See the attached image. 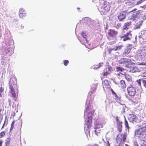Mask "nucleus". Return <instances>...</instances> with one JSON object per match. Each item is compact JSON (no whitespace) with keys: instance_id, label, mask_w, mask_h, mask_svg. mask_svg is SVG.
<instances>
[{"instance_id":"1","label":"nucleus","mask_w":146,"mask_h":146,"mask_svg":"<svg viewBox=\"0 0 146 146\" xmlns=\"http://www.w3.org/2000/svg\"><path fill=\"white\" fill-rule=\"evenodd\" d=\"M92 112L91 110H89L88 108H86L84 111V117L85 122L87 120V123L84 127V129L86 134L89 133V131L88 129L91 127L92 118Z\"/></svg>"},{"instance_id":"2","label":"nucleus","mask_w":146,"mask_h":146,"mask_svg":"<svg viewBox=\"0 0 146 146\" xmlns=\"http://www.w3.org/2000/svg\"><path fill=\"white\" fill-rule=\"evenodd\" d=\"M146 127V120L142 122L141 127L135 130V135L137 134L139 137L141 139L146 140V129H144Z\"/></svg>"},{"instance_id":"3","label":"nucleus","mask_w":146,"mask_h":146,"mask_svg":"<svg viewBox=\"0 0 146 146\" xmlns=\"http://www.w3.org/2000/svg\"><path fill=\"white\" fill-rule=\"evenodd\" d=\"M110 4L109 3L105 2L104 5L101 8V14H105L109 10L110 8Z\"/></svg>"},{"instance_id":"4","label":"nucleus","mask_w":146,"mask_h":146,"mask_svg":"<svg viewBox=\"0 0 146 146\" xmlns=\"http://www.w3.org/2000/svg\"><path fill=\"white\" fill-rule=\"evenodd\" d=\"M126 134L124 133L123 135L121 134H119L117 136L116 139L117 143L119 144V146L122 145L123 141L124 142L126 139Z\"/></svg>"},{"instance_id":"5","label":"nucleus","mask_w":146,"mask_h":146,"mask_svg":"<svg viewBox=\"0 0 146 146\" xmlns=\"http://www.w3.org/2000/svg\"><path fill=\"white\" fill-rule=\"evenodd\" d=\"M131 33V31H129L124 34L123 36H121V40L124 41L130 40L132 37V34Z\"/></svg>"},{"instance_id":"6","label":"nucleus","mask_w":146,"mask_h":146,"mask_svg":"<svg viewBox=\"0 0 146 146\" xmlns=\"http://www.w3.org/2000/svg\"><path fill=\"white\" fill-rule=\"evenodd\" d=\"M128 94L130 96H133L135 94V88L133 86L128 87L127 89Z\"/></svg>"},{"instance_id":"7","label":"nucleus","mask_w":146,"mask_h":146,"mask_svg":"<svg viewBox=\"0 0 146 146\" xmlns=\"http://www.w3.org/2000/svg\"><path fill=\"white\" fill-rule=\"evenodd\" d=\"M10 88L11 90V97H13L14 98V100L16 101L18 96L17 92L15 91L13 86L11 85H10Z\"/></svg>"},{"instance_id":"8","label":"nucleus","mask_w":146,"mask_h":146,"mask_svg":"<svg viewBox=\"0 0 146 146\" xmlns=\"http://www.w3.org/2000/svg\"><path fill=\"white\" fill-rule=\"evenodd\" d=\"M142 12V11H137L133 13L131 16H129L128 18L130 19L133 20V21H135L137 16L139 13Z\"/></svg>"},{"instance_id":"9","label":"nucleus","mask_w":146,"mask_h":146,"mask_svg":"<svg viewBox=\"0 0 146 146\" xmlns=\"http://www.w3.org/2000/svg\"><path fill=\"white\" fill-rule=\"evenodd\" d=\"M128 120L131 122H136L137 120V117L133 114H130L128 116Z\"/></svg>"},{"instance_id":"10","label":"nucleus","mask_w":146,"mask_h":146,"mask_svg":"<svg viewBox=\"0 0 146 146\" xmlns=\"http://www.w3.org/2000/svg\"><path fill=\"white\" fill-rule=\"evenodd\" d=\"M129 71L131 72H136L139 71V69L135 66L131 65L129 68Z\"/></svg>"},{"instance_id":"11","label":"nucleus","mask_w":146,"mask_h":146,"mask_svg":"<svg viewBox=\"0 0 146 146\" xmlns=\"http://www.w3.org/2000/svg\"><path fill=\"white\" fill-rule=\"evenodd\" d=\"M126 17L125 12H123L120 13L118 15L117 18L119 21H122Z\"/></svg>"},{"instance_id":"12","label":"nucleus","mask_w":146,"mask_h":146,"mask_svg":"<svg viewBox=\"0 0 146 146\" xmlns=\"http://www.w3.org/2000/svg\"><path fill=\"white\" fill-rule=\"evenodd\" d=\"M146 18V17L144 16H143V17L142 18V20H141L140 21H139L138 22L137 24L135 26V29H139L140 28V27L143 21V20H145Z\"/></svg>"},{"instance_id":"13","label":"nucleus","mask_w":146,"mask_h":146,"mask_svg":"<svg viewBox=\"0 0 146 146\" xmlns=\"http://www.w3.org/2000/svg\"><path fill=\"white\" fill-rule=\"evenodd\" d=\"M131 21L127 22L125 23L123 27V31H124L125 30H127L129 28V27L131 25Z\"/></svg>"},{"instance_id":"14","label":"nucleus","mask_w":146,"mask_h":146,"mask_svg":"<svg viewBox=\"0 0 146 146\" xmlns=\"http://www.w3.org/2000/svg\"><path fill=\"white\" fill-rule=\"evenodd\" d=\"M108 33L109 35L112 37L115 36L117 33V32L114 30L110 29Z\"/></svg>"},{"instance_id":"15","label":"nucleus","mask_w":146,"mask_h":146,"mask_svg":"<svg viewBox=\"0 0 146 146\" xmlns=\"http://www.w3.org/2000/svg\"><path fill=\"white\" fill-rule=\"evenodd\" d=\"M125 3L129 7H131L134 5V1L133 0H129L127 1V2H125Z\"/></svg>"},{"instance_id":"16","label":"nucleus","mask_w":146,"mask_h":146,"mask_svg":"<svg viewBox=\"0 0 146 146\" xmlns=\"http://www.w3.org/2000/svg\"><path fill=\"white\" fill-rule=\"evenodd\" d=\"M103 127V126L99 123H98L96 124L95 125V130H94V131L96 134L97 135V133H98V131L97 130V129H99L100 127Z\"/></svg>"},{"instance_id":"17","label":"nucleus","mask_w":146,"mask_h":146,"mask_svg":"<svg viewBox=\"0 0 146 146\" xmlns=\"http://www.w3.org/2000/svg\"><path fill=\"white\" fill-rule=\"evenodd\" d=\"M131 49V45L129 44L127 46L126 49L125 51V54L126 55L129 54L130 52Z\"/></svg>"},{"instance_id":"18","label":"nucleus","mask_w":146,"mask_h":146,"mask_svg":"<svg viewBox=\"0 0 146 146\" xmlns=\"http://www.w3.org/2000/svg\"><path fill=\"white\" fill-rule=\"evenodd\" d=\"M120 84L121 85V87L122 88H125L126 87V85L125 84V82L123 80H121L120 81Z\"/></svg>"},{"instance_id":"19","label":"nucleus","mask_w":146,"mask_h":146,"mask_svg":"<svg viewBox=\"0 0 146 146\" xmlns=\"http://www.w3.org/2000/svg\"><path fill=\"white\" fill-rule=\"evenodd\" d=\"M123 47L122 45H120L118 46H116L113 48H111V50H118L120 49Z\"/></svg>"},{"instance_id":"20","label":"nucleus","mask_w":146,"mask_h":146,"mask_svg":"<svg viewBox=\"0 0 146 146\" xmlns=\"http://www.w3.org/2000/svg\"><path fill=\"white\" fill-rule=\"evenodd\" d=\"M126 58H122L119 60V62L121 64L126 63Z\"/></svg>"},{"instance_id":"21","label":"nucleus","mask_w":146,"mask_h":146,"mask_svg":"<svg viewBox=\"0 0 146 146\" xmlns=\"http://www.w3.org/2000/svg\"><path fill=\"white\" fill-rule=\"evenodd\" d=\"M125 78L127 81L130 82H132L131 77L128 74H126L125 75Z\"/></svg>"},{"instance_id":"22","label":"nucleus","mask_w":146,"mask_h":146,"mask_svg":"<svg viewBox=\"0 0 146 146\" xmlns=\"http://www.w3.org/2000/svg\"><path fill=\"white\" fill-rule=\"evenodd\" d=\"M126 63L130 64H132L133 62V61H134V60L131 59V58H126Z\"/></svg>"},{"instance_id":"23","label":"nucleus","mask_w":146,"mask_h":146,"mask_svg":"<svg viewBox=\"0 0 146 146\" xmlns=\"http://www.w3.org/2000/svg\"><path fill=\"white\" fill-rule=\"evenodd\" d=\"M141 146H146V141L141 139L140 143Z\"/></svg>"},{"instance_id":"24","label":"nucleus","mask_w":146,"mask_h":146,"mask_svg":"<svg viewBox=\"0 0 146 146\" xmlns=\"http://www.w3.org/2000/svg\"><path fill=\"white\" fill-rule=\"evenodd\" d=\"M117 128L118 130V131L119 132H121V131L122 129V125L121 123H119L118 124Z\"/></svg>"},{"instance_id":"25","label":"nucleus","mask_w":146,"mask_h":146,"mask_svg":"<svg viewBox=\"0 0 146 146\" xmlns=\"http://www.w3.org/2000/svg\"><path fill=\"white\" fill-rule=\"evenodd\" d=\"M141 54H142L144 56H146V48L145 49H142Z\"/></svg>"},{"instance_id":"26","label":"nucleus","mask_w":146,"mask_h":146,"mask_svg":"<svg viewBox=\"0 0 146 146\" xmlns=\"http://www.w3.org/2000/svg\"><path fill=\"white\" fill-rule=\"evenodd\" d=\"M124 70V69L122 68L119 67H116V70L117 71H120L122 72Z\"/></svg>"},{"instance_id":"27","label":"nucleus","mask_w":146,"mask_h":146,"mask_svg":"<svg viewBox=\"0 0 146 146\" xmlns=\"http://www.w3.org/2000/svg\"><path fill=\"white\" fill-rule=\"evenodd\" d=\"M81 35H82V37L84 38V39H85V40L87 42V39L86 38V35L85 33L84 32H82L81 33Z\"/></svg>"},{"instance_id":"28","label":"nucleus","mask_w":146,"mask_h":146,"mask_svg":"<svg viewBox=\"0 0 146 146\" xmlns=\"http://www.w3.org/2000/svg\"><path fill=\"white\" fill-rule=\"evenodd\" d=\"M138 65H142L143 66L142 68H146V64L144 62H141L139 63L138 64Z\"/></svg>"},{"instance_id":"29","label":"nucleus","mask_w":146,"mask_h":146,"mask_svg":"<svg viewBox=\"0 0 146 146\" xmlns=\"http://www.w3.org/2000/svg\"><path fill=\"white\" fill-rule=\"evenodd\" d=\"M26 16V13H20L19 14V16L20 17H23Z\"/></svg>"},{"instance_id":"30","label":"nucleus","mask_w":146,"mask_h":146,"mask_svg":"<svg viewBox=\"0 0 146 146\" xmlns=\"http://www.w3.org/2000/svg\"><path fill=\"white\" fill-rule=\"evenodd\" d=\"M145 1V0H139V1H138L136 2V5H138L139 4H140L144 2Z\"/></svg>"},{"instance_id":"31","label":"nucleus","mask_w":146,"mask_h":146,"mask_svg":"<svg viewBox=\"0 0 146 146\" xmlns=\"http://www.w3.org/2000/svg\"><path fill=\"white\" fill-rule=\"evenodd\" d=\"M9 145V139L8 138L7 140L5 141L4 146H8Z\"/></svg>"},{"instance_id":"32","label":"nucleus","mask_w":146,"mask_h":146,"mask_svg":"<svg viewBox=\"0 0 146 146\" xmlns=\"http://www.w3.org/2000/svg\"><path fill=\"white\" fill-rule=\"evenodd\" d=\"M141 82H142L144 86L146 88V80L141 79Z\"/></svg>"},{"instance_id":"33","label":"nucleus","mask_w":146,"mask_h":146,"mask_svg":"<svg viewBox=\"0 0 146 146\" xmlns=\"http://www.w3.org/2000/svg\"><path fill=\"white\" fill-rule=\"evenodd\" d=\"M104 83L106 85L109 86V82L107 80H105L104 81Z\"/></svg>"},{"instance_id":"34","label":"nucleus","mask_w":146,"mask_h":146,"mask_svg":"<svg viewBox=\"0 0 146 146\" xmlns=\"http://www.w3.org/2000/svg\"><path fill=\"white\" fill-rule=\"evenodd\" d=\"M99 123L103 127L105 125L106 122L104 120H102L100 122H99Z\"/></svg>"},{"instance_id":"35","label":"nucleus","mask_w":146,"mask_h":146,"mask_svg":"<svg viewBox=\"0 0 146 146\" xmlns=\"http://www.w3.org/2000/svg\"><path fill=\"white\" fill-rule=\"evenodd\" d=\"M125 127H127V129H129V127L128 125V123L127 121L126 120H125Z\"/></svg>"},{"instance_id":"36","label":"nucleus","mask_w":146,"mask_h":146,"mask_svg":"<svg viewBox=\"0 0 146 146\" xmlns=\"http://www.w3.org/2000/svg\"><path fill=\"white\" fill-rule=\"evenodd\" d=\"M15 122V121H13L12 122V123H11V128L10 129V130H12L13 129V126Z\"/></svg>"},{"instance_id":"37","label":"nucleus","mask_w":146,"mask_h":146,"mask_svg":"<svg viewBox=\"0 0 146 146\" xmlns=\"http://www.w3.org/2000/svg\"><path fill=\"white\" fill-rule=\"evenodd\" d=\"M8 123V121H6V120H5L4 122V123L3 125V126L2 127V128H3V127L6 126L7 124Z\"/></svg>"},{"instance_id":"38","label":"nucleus","mask_w":146,"mask_h":146,"mask_svg":"<svg viewBox=\"0 0 146 146\" xmlns=\"http://www.w3.org/2000/svg\"><path fill=\"white\" fill-rule=\"evenodd\" d=\"M141 80L139 79V80H137L136 81V82L137 84H138L139 86H141Z\"/></svg>"},{"instance_id":"39","label":"nucleus","mask_w":146,"mask_h":146,"mask_svg":"<svg viewBox=\"0 0 146 146\" xmlns=\"http://www.w3.org/2000/svg\"><path fill=\"white\" fill-rule=\"evenodd\" d=\"M69 61L67 60H66L64 61V64L65 66H67L68 63Z\"/></svg>"},{"instance_id":"40","label":"nucleus","mask_w":146,"mask_h":146,"mask_svg":"<svg viewBox=\"0 0 146 146\" xmlns=\"http://www.w3.org/2000/svg\"><path fill=\"white\" fill-rule=\"evenodd\" d=\"M141 76L142 77H146V71H145L141 74Z\"/></svg>"},{"instance_id":"41","label":"nucleus","mask_w":146,"mask_h":146,"mask_svg":"<svg viewBox=\"0 0 146 146\" xmlns=\"http://www.w3.org/2000/svg\"><path fill=\"white\" fill-rule=\"evenodd\" d=\"M126 1V0H118V2L119 3H123V2Z\"/></svg>"},{"instance_id":"42","label":"nucleus","mask_w":146,"mask_h":146,"mask_svg":"<svg viewBox=\"0 0 146 146\" xmlns=\"http://www.w3.org/2000/svg\"><path fill=\"white\" fill-rule=\"evenodd\" d=\"M3 90V89L1 87L0 88V93L2 92Z\"/></svg>"},{"instance_id":"43","label":"nucleus","mask_w":146,"mask_h":146,"mask_svg":"<svg viewBox=\"0 0 146 146\" xmlns=\"http://www.w3.org/2000/svg\"><path fill=\"white\" fill-rule=\"evenodd\" d=\"M3 143V141L1 139H0V146H2V144Z\"/></svg>"},{"instance_id":"44","label":"nucleus","mask_w":146,"mask_h":146,"mask_svg":"<svg viewBox=\"0 0 146 146\" xmlns=\"http://www.w3.org/2000/svg\"><path fill=\"white\" fill-rule=\"evenodd\" d=\"M23 10V9L22 8H21L19 10V13H22V11Z\"/></svg>"},{"instance_id":"45","label":"nucleus","mask_w":146,"mask_h":146,"mask_svg":"<svg viewBox=\"0 0 146 146\" xmlns=\"http://www.w3.org/2000/svg\"><path fill=\"white\" fill-rule=\"evenodd\" d=\"M141 7H142L143 8L145 9L146 7V5H144L142 6H141Z\"/></svg>"},{"instance_id":"46","label":"nucleus","mask_w":146,"mask_h":146,"mask_svg":"<svg viewBox=\"0 0 146 146\" xmlns=\"http://www.w3.org/2000/svg\"><path fill=\"white\" fill-rule=\"evenodd\" d=\"M108 74V72H105L104 74V76H106Z\"/></svg>"},{"instance_id":"47","label":"nucleus","mask_w":146,"mask_h":146,"mask_svg":"<svg viewBox=\"0 0 146 146\" xmlns=\"http://www.w3.org/2000/svg\"><path fill=\"white\" fill-rule=\"evenodd\" d=\"M107 143H107V146H110V143L108 141H107Z\"/></svg>"},{"instance_id":"48","label":"nucleus","mask_w":146,"mask_h":146,"mask_svg":"<svg viewBox=\"0 0 146 146\" xmlns=\"http://www.w3.org/2000/svg\"><path fill=\"white\" fill-rule=\"evenodd\" d=\"M115 97H116V98L117 99V100H119V98H118V97H117V96L116 95V94H115Z\"/></svg>"},{"instance_id":"49","label":"nucleus","mask_w":146,"mask_h":146,"mask_svg":"<svg viewBox=\"0 0 146 146\" xmlns=\"http://www.w3.org/2000/svg\"><path fill=\"white\" fill-rule=\"evenodd\" d=\"M99 68V67L98 66L97 67H94L93 68L94 69H96V68Z\"/></svg>"},{"instance_id":"50","label":"nucleus","mask_w":146,"mask_h":146,"mask_svg":"<svg viewBox=\"0 0 146 146\" xmlns=\"http://www.w3.org/2000/svg\"><path fill=\"white\" fill-rule=\"evenodd\" d=\"M135 41H136L137 40V36H136L135 38Z\"/></svg>"},{"instance_id":"51","label":"nucleus","mask_w":146,"mask_h":146,"mask_svg":"<svg viewBox=\"0 0 146 146\" xmlns=\"http://www.w3.org/2000/svg\"><path fill=\"white\" fill-rule=\"evenodd\" d=\"M93 146H98V145L97 144H94L93 145Z\"/></svg>"},{"instance_id":"52","label":"nucleus","mask_w":146,"mask_h":146,"mask_svg":"<svg viewBox=\"0 0 146 146\" xmlns=\"http://www.w3.org/2000/svg\"><path fill=\"white\" fill-rule=\"evenodd\" d=\"M97 130L98 131V133H99L100 132V129H98Z\"/></svg>"},{"instance_id":"53","label":"nucleus","mask_w":146,"mask_h":146,"mask_svg":"<svg viewBox=\"0 0 146 146\" xmlns=\"http://www.w3.org/2000/svg\"><path fill=\"white\" fill-rule=\"evenodd\" d=\"M135 146H138L137 145H135Z\"/></svg>"},{"instance_id":"54","label":"nucleus","mask_w":146,"mask_h":146,"mask_svg":"<svg viewBox=\"0 0 146 146\" xmlns=\"http://www.w3.org/2000/svg\"><path fill=\"white\" fill-rule=\"evenodd\" d=\"M15 113H14V115H13V116H14V115H15Z\"/></svg>"},{"instance_id":"55","label":"nucleus","mask_w":146,"mask_h":146,"mask_svg":"<svg viewBox=\"0 0 146 146\" xmlns=\"http://www.w3.org/2000/svg\"><path fill=\"white\" fill-rule=\"evenodd\" d=\"M116 121H117V119H116Z\"/></svg>"},{"instance_id":"56","label":"nucleus","mask_w":146,"mask_h":146,"mask_svg":"<svg viewBox=\"0 0 146 146\" xmlns=\"http://www.w3.org/2000/svg\"><path fill=\"white\" fill-rule=\"evenodd\" d=\"M1 120H0V124L1 123Z\"/></svg>"},{"instance_id":"57","label":"nucleus","mask_w":146,"mask_h":146,"mask_svg":"<svg viewBox=\"0 0 146 146\" xmlns=\"http://www.w3.org/2000/svg\"><path fill=\"white\" fill-rule=\"evenodd\" d=\"M134 11V10H133L131 11Z\"/></svg>"}]
</instances>
